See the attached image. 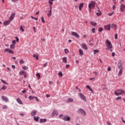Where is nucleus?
I'll use <instances>...</instances> for the list:
<instances>
[{"label": "nucleus", "mask_w": 125, "mask_h": 125, "mask_svg": "<svg viewBox=\"0 0 125 125\" xmlns=\"http://www.w3.org/2000/svg\"><path fill=\"white\" fill-rule=\"evenodd\" d=\"M22 69H23V70H28V69H29V68L28 67H27L26 66H24L22 67Z\"/></svg>", "instance_id": "35"}, {"label": "nucleus", "mask_w": 125, "mask_h": 125, "mask_svg": "<svg viewBox=\"0 0 125 125\" xmlns=\"http://www.w3.org/2000/svg\"><path fill=\"white\" fill-rule=\"evenodd\" d=\"M25 73V71L24 70H21V71L20 72L19 74L20 75H23Z\"/></svg>", "instance_id": "37"}, {"label": "nucleus", "mask_w": 125, "mask_h": 125, "mask_svg": "<svg viewBox=\"0 0 125 125\" xmlns=\"http://www.w3.org/2000/svg\"><path fill=\"white\" fill-rule=\"evenodd\" d=\"M34 98H35L36 99V101H37V102H39V99L37 97H33L32 96H29L28 97V99H29L30 100H33L34 99Z\"/></svg>", "instance_id": "7"}, {"label": "nucleus", "mask_w": 125, "mask_h": 125, "mask_svg": "<svg viewBox=\"0 0 125 125\" xmlns=\"http://www.w3.org/2000/svg\"><path fill=\"white\" fill-rule=\"evenodd\" d=\"M120 9H121V11H122V12H124V11H125V5L122 4L121 5Z\"/></svg>", "instance_id": "16"}, {"label": "nucleus", "mask_w": 125, "mask_h": 125, "mask_svg": "<svg viewBox=\"0 0 125 125\" xmlns=\"http://www.w3.org/2000/svg\"><path fill=\"white\" fill-rule=\"evenodd\" d=\"M46 97H47V98H48V97H50V95L46 94Z\"/></svg>", "instance_id": "61"}, {"label": "nucleus", "mask_w": 125, "mask_h": 125, "mask_svg": "<svg viewBox=\"0 0 125 125\" xmlns=\"http://www.w3.org/2000/svg\"><path fill=\"white\" fill-rule=\"evenodd\" d=\"M11 21L9 20V21H6L3 22L4 26H7L10 24Z\"/></svg>", "instance_id": "8"}, {"label": "nucleus", "mask_w": 125, "mask_h": 125, "mask_svg": "<svg viewBox=\"0 0 125 125\" xmlns=\"http://www.w3.org/2000/svg\"><path fill=\"white\" fill-rule=\"evenodd\" d=\"M79 55L81 56H83V51L82 50V49H79Z\"/></svg>", "instance_id": "23"}, {"label": "nucleus", "mask_w": 125, "mask_h": 125, "mask_svg": "<svg viewBox=\"0 0 125 125\" xmlns=\"http://www.w3.org/2000/svg\"><path fill=\"white\" fill-rule=\"evenodd\" d=\"M1 98H2V100L3 101H4L5 102H8V99L7 98V97H6V96H2V97H1Z\"/></svg>", "instance_id": "10"}, {"label": "nucleus", "mask_w": 125, "mask_h": 125, "mask_svg": "<svg viewBox=\"0 0 125 125\" xmlns=\"http://www.w3.org/2000/svg\"><path fill=\"white\" fill-rule=\"evenodd\" d=\"M114 94L115 95H116V96H119V95H124L125 94V90L121 89H117L115 91Z\"/></svg>", "instance_id": "2"}, {"label": "nucleus", "mask_w": 125, "mask_h": 125, "mask_svg": "<svg viewBox=\"0 0 125 125\" xmlns=\"http://www.w3.org/2000/svg\"><path fill=\"white\" fill-rule=\"evenodd\" d=\"M34 120H35L36 122H38V121H39V119H40V117H36V116H35V117H34Z\"/></svg>", "instance_id": "33"}, {"label": "nucleus", "mask_w": 125, "mask_h": 125, "mask_svg": "<svg viewBox=\"0 0 125 125\" xmlns=\"http://www.w3.org/2000/svg\"><path fill=\"white\" fill-rule=\"evenodd\" d=\"M36 114H37V111L36 110H33L32 112H31V116H35L36 115Z\"/></svg>", "instance_id": "25"}, {"label": "nucleus", "mask_w": 125, "mask_h": 125, "mask_svg": "<svg viewBox=\"0 0 125 125\" xmlns=\"http://www.w3.org/2000/svg\"><path fill=\"white\" fill-rule=\"evenodd\" d=\"M122 66H123V63H122V62H119L118 64V69H119V70L123 69Z\"/></svg>", "instance_id": "9"}, {"label": "nucleus", "mask_w": 125, "mask_h": 125, "mask_svg": "<svg viewBox=\"0 0 125 125\" xmlns=\"http://www.w3.org/2000/svg\"><path fill=\"white\" fill-rule=\"evenodd\" d=\"M96 3L93 1H91L88 4V7L89 8V12H91V9H93V8L95 7Z\"/></svg>", "instance_id": "3"}, {"label": "nucleus", "mask_w": 125, "mask_h": 125, "mask_svg": "<svg viewBox=\"0 0 125 125\" xmlns=\"http://www.w3.org/2000/svg\"><path fill=\"white\" fill-rule=\"evenodd\" d=\"M23 77L24 78H26L27 77V73H26V72H24L23 74Z\"/></svg>", "instance_id": "50"}, {"label": "nucleus", "mask_w": 125, "mask_h": 125, "mask_svg": "<svg viewBox=\"0 0 125 125\" xmlns=\"http://www.w3.org/2000/svg\"><path fill=\"white\" fill-rule=\"evenodd\" d=\"M5 51L8 52L9 53H11V54H13V53H14L13 51H12L10 49H7V48L5 49Z\"/></svg>", "instance_id": "17"}, {"label": "nucleus", "mask_w": 125, "mask_h": 125, "mask_svg": "<svg viewBox=\"0 0 125 125\" xmlns=\"http://www.w3.org/2000/svg\"><path fill=\"white\" fill-rule=\"evenodd\" d=\"M51 13H52L51 10H50V11H49V13L47 14L48 17L51 16Z\"/></svg>", "instance_id": "32"}, {"label": "nucleus", "mask_w": 125, "mask_h": 125, "mask_svg": "<svg viewBox=\"0 0 125 125\" xmlns=\"http://www.w3.org/2000/svg\"><path fill=\"white\" fill-rule=\"evenodd\" d=\"M78 95L80 97L81 99H82V100H83V101H84V102H86V98H85L84 95L82 93H79Z\"/></svg>", "instance_id": "4"}, {"label": "nucleus", "mask_w": 125, "mask_h": 125, "mask_svg": "<svg viewBox=\"0 0 125 125\" xmlns=\"http://www.w3.org/2000/svg\"><path fill=\"white\" fill-rule=\"evenodd\" d=\"M24 63H25V62H24L23 60H21L20 61V64H24Z\"/></svg>", "instance_id": "38"}, {"label": "nucleus", "mask_w": 125, "mask_h": 125, "mask_svg": "<svg viewBox=\"0 0 125 125\" xmlns=\"http://www.w3.org/2000/svg\"><path fill=\"white\" fill-rule=\"evenodd\" d=\"M93 74H95V77H96V76H97V72L94 71V72H93Z\"/></svg>", "instance_id": "60"}, {"label": "nucleus", "mask_w": 125, "mask_h": 125, "mask_svg": "<svg viewBox=\"0 0 125 125\" xmlns=\"http://www.w3.org/2000/svg\"><path fill=\"white\" fill-rule=\"evenodd\" d=\"M20 30L22 33L24 32V29L23 28V26H22V25L20 26Z\"/></svg>", "instance_id": "40"}, {"label": "nucleus", "mask_w": 125, "mask_h": 125, "mask_svg": "<svg viewBox=\"0 0 125 125\" xmlns=\"http://www.w3.org/2000/svg\"><path fill=\"white\" fill-rule=\"evenodd\" d=\"M71 35H72V36H74L76 38H80V35H79L78 34L75 32H72Z\"/></svg>", "instance_id": "14"}, {"label": "nucleus", "mask_w": 125, "mask_h": 125, "mask_svg": "<svg viewBox=\"0 0 125 125\" xmlns=\"http://www.w3.org/2000/svg\"><path fill=\"white\" fill-rule=\"evenodd\" d=\"M115 40H117L118 39V34H117L115 35Z\"/></svg>", "instance_id": "52"}, {"label": "nucleus", "mask_w": 125, "mask_h": 125, "mask_svg": "<svg viewBox=\"0 0 125 125\" xmlns=\"http://www.w3.org/2000/svg\"><path fill=\"white\" fill-rule=\"evenodd\" d=\"M105 45L106 46V48L105 49L107 51H110L112 52L113 51V45H112V43H111V42H110L108 39H107L105 41Z\"/></svg>", "instance_id": "1"}, {"label": "nucleus", "mask_w": 125, "mask_h": 125, "mask_svg": "<svg viewBox=\"0 0 125 125\" xmlns=\"http://www.w3.org/2000/svg\"><path fill=\"white\" fill-rule=\"evenodd\" d=\"M73 101H74V100L72 98H70L68 99L66 102L69 103V102H73Z\"/></svg>", "instance_id": "26"}, {"label": "nucleus", "mask_w": 125, "mask_h": 125, "mask_svg": "<svg viewBox=\"0 0 125 125\" xmlns=\"http://www.w3.org/2000/svg\"><path fill=\"white\" fill-rule=\"evenodd\" d=\"M119 76H122V74H123V69H119Z\"/></svg>", "instance_id": "30"}, {"label": "nucleus", "mask_w": 125, "mask_h": 125, "mask_svg": "<svg viewBox=\"0 0 125 125\" xmlns=\"http://www.w3.org/2000/svg\"><path fill=\"white\" fill-rule=\"evenodd\" d=\"M17 102L19 103V104H21V105L23 104V102H22V101L20 98L17 99Z\"/></svg>", "instance_id": "21"}, {"label": "nucleus", "mask_w": 125, "mask_h": 125, "mask_svg": "<svg viewBox=\"0 0 125 125\" xmlns=\"http://www.w3.org/2000/svg\"><path fill=\"white\" fill-rule=\"evenodd\" d=\"M70 120V118L68 115H65L63 116V120L65 121H69Z\"/></svg>", "instance_id": "6"}, {"label": "nucleus", "mask_w": 125, "mask_h": 125, "mask_svg": "<svg viewBox=\"0 0 125 125\" xmlns=\"http://www.w3.org/2000/svg\"><path fill=\"white\" fill-rule=\"evenodd\" d=\"M78 112L79 114H81V115H83V116H85L86 115L85 111H84V110L82 108H79L78 110Z\"/></svg>", "instance_id": "5"}, {"label": "nucleus", "mask_w": 125, "mask_h": 125, "mask_svg": "<svg viewBox=\"0 0 125 125\" xmlns=\"http://www.w3.org/2000/svg\"><path fill=\"white\" fill-rule=\"evenodd\" d=\"M12 42L13 44H15V43H16V41L14 40L12 41Z\"/></svg>", "instance_id": "54"}, {"label": "nucleus", "mask_w": 125, "mask_h": 125, "mask_svg": "<svg viewBox=\"0 0 125 125\" xmlns=\"http://www.w3.org/2000/svg\"><path fill=\"white\" fill-rule=\"evenodd\" d=\"M91 25H92L94 27H95V26L97 25L96 23L94 21H91L90 22Z\"/></svg>", "instance_id": "27"}, {"label": "nucleus", "mask_w": 125, "mask_h": 125, "mask_svg": "<svg viewBox=\"0 0 125 125\" xmlns=\"http://www.w3.org/2000/svg\"><path fill=\"white\" fill-rule=\"evenodd\" d=\"M102 31H103V28H100L99 29V32H102Z\"/></svg>", "instance_id": "48"}, {"label": "nucleus", "mask_w": 125, "mask_h": 125, "mask_svg": "<svg viewBox=\"0 0 125 125\" xmlns=\"http://www.w3.org/2000/svg\"><path fill=\"white\" fill-rule=\"evenodd\" d=\"M41 21H42V23L45 22V21H44V19L43 17H42Z\"/></svg>", "instance_id": "36"}, {"label": "nucleus", "mask_w": 125, "mask_h": 125, "mask_svg": "<svg viewBox=\"0 0 125 125\" xmlns=\"http://www.w3.org/2000/svg\"><path fill=\"white\" fill-rule=\"evenodd\" d=\"M15 39L16 40V42H19V39L17 38V37H16Z\"/></svg>", "instance_id": "53"}, {"label": "nucleus", "mask_w": 125, "mask_h": 125, "mask_svg": "<svg viewBox=\"0 0 125 125\" xmlns=\"http://www.w3.org/2000/svg\"><path fill=\"white\" fill-rule=\"evenodd\" d=\"M12 68H13V69H15V65H12Z\"/></svg>", "instance_id": "64"}, {"label": "nucleus", "mask_w": 125, "mask_h": 125, "mask_svg": "<svg viewBox=\"0 0 125 125\" xmlns=\"http://www.w3.org/2000/svg\"><path fill=\"white\" fill-rule=\"evenodd\" d=\"M49 4H50V5H52V4H53L52 1H51V0H49Z\"/></svg>", "instance_id": "44"}, {"label": "nucleus", "mask_w": 125, "mask_h": 125, "mask_svg": "<svg viewBox=\"0 0 125 125\" xmlns=\"http://www.w3.org/2000/svg\"><path fill=\"white\" fill-rule=\"evenodd\" d=\"M15 17V13H12L9 18L10 21H12L13 19H14V17Z\"/></svg>", "instance_id": "13"}, {"label": "nucleus", "mask_w": 125, "mask_h": 125, "mask_svg": "<svg viewBox=\"0 0 125 125\" xmlns=\"http://www.w3.org/2000/svg\"><path fill=\"white\" fill-rule=\"evenodd\" d=\"M47 66V62H45L44 64H43V67H46Z\"/></svg>", "instance_id": "55"}, {"label": "nucleus", "mask_w": 125, "mask_h": 125, "mask_svg": "<svg viewBox=\"0 0 125 125\" xmlns=\"http://www.w3.org/2000/svg\"><path fill=\"white\" fill-rule=\"evenodd\" d=\"M64 52L65 54H67V53H69V50L68 49H65Z\"/></svg>", "instance_id": "39"}, {"label": "nucleus", "mask_w": 125, "mask_h": 125, "mask_svg": "<svg viewBox=\"0 0 125 125\" xmlns=\"http://www.w3.org/2000/svg\"><path fill=\"white\" fill-rule=\"evenodd\" d=\"M27 91V90H23L22 91V93H26V92Z\"/></svg>", "instance_id": "58"}, {"label": "nucleus", "mask_w": 125, "mask_h": 125, "mask_svg": "<svg viewBox=\"0 0 125 125\" xmlns=\"http://www.w3.org/2000/svg\"><path fill=\"white\" fill-rule=\"evenodd\" d=\"M3 109H7V106L6 105H4L3 106Z\"/></svg>", "instance_id": "57"}, {"label": "nucleus", "mask_w": 125, "mask_h": 125, "mask_svg": "<svg viewBox=\"0 0 125 125\" xmlns=\"http://www.w3.org/2000/svg\"><path fill=\"white\" fill-rule=\"evenodd\" d=\"M120 99H122V97H118L115 98V100H116V101H118V100H120Z\"/></svg>", "instance_id": "42"}, {"label": "nucleus", "mask_w": 125, "mask_h": 125, "mask_svg": "<svg viewBox=\"0 0 125 125\" xmlns=\"http://www.w3.org/2000/svg\"><path fill=\"white\" fill-rule=\"evenodd\" d=\"M86 88H88V89H89L90 88V86H89V85H86Z\"/></svg>", "instance_id": "62"}, {"label": "nucleus", "mask_w": 125, "mask_h": 125, "mask_svg": "<svg viewBox=\"0 0 125 125\" xmlns=\"http://www.w3.org/2000/svg\"><path fill=\"white\" fill-rule=\"evenodd\" d=\"M65 68H66V69H69V68H70V65L67 64V65L65 66Z\"/></svg>", "instance_id": "46"}, {"label": "nucleus", "mask_w": 125, "mask_h": 125, "mask_svg": "<svg viewBox=\"0 0 125 125\" xmlns=\"http://www.w3.org/2000/svg\"><path fill=\"white\" fill-rule=\"evenodd\" d=\"M83 3H81L79 5V8L80 11L82 10V8H83Z\"/></svg>", "instance_id": "19"}, {"label": "nucleus", "mask_w": 125, "mask_h": 125, "mask_svg": "<svg viewBox=\"0 0 125 125\" xmlns=\"http://www.w3.org/2000/svg\"><path fill=\"white\" fill-rule=\"evenodd\" d=\"M34 58H36V60H39V54H35L33 55Z\"/></svg>", "instance_id": "24"}, {"label": "nucleus", "mask_w": 125, "mask_h": 125, "mask_svg": "<svg viewBox=\"0 0 125 125\" xmlns=\"http://www.w3.org/2000/svg\"><path fill=\"white\" fill-rule=\"evenodd\" d=\"M31 18L32 19H34V20H36V21H38V18H35V17H33V16H31Z\"/></svg>", "instance_id": "43"}, {"label": "nucleus", "mask_w": 125, "mask_h": 125, "mask_svg": "<svg viewBox=\"0 0 125 125\" xmlns=\"http://www.w3.org/2000/svg\"><path fill=\"white\" fill-rule=\"evenodd\" d=\"M36 77L38 78V80H40V79H41V75L40 74V73H37Z\"/></svg>", "instance_id": "34"}, {"label": "nucleus", "mask_w": 125, "mask_h": 125, "mask_svg": "<svg viewBox=\"0 0 125 125\" xmlns=\"http://www.w3.org/2000/svg\"><path fill=\"white\" fill-rule=\"evenodd\" d=\"M81 46L82 48H83V49H85V50L87 49V46H86V44H85V43H82L81 44Z\"/></svg>", "instance_id": "12"}, {"label": "nucleus", "mask_w": 125, "mask_h": 125, "mask_svg": "<svg viewBox=\"0 0 125 125\" xmlns=\"http://www.w3.org/2000/svg\"><path fill=\"white\" fill-rule=\"evenodd\" d=\"M6 89V87L5 86V85H3L2 87H1V88L0 89V91H1V89H3V90H5Z\"/></svg>", "instance_id": "31"}, {"label": "nucleus", "mask_w": 125, "mask_h": 125, "mask_svg": "<svg viewBox=\"0 0 125 125\" xmlns=\"http://www.w3.org/2000/svg\"><path fill=\"white\" fill-rule=\"evenodd\" d=\"M46 122V119H41L40 120V123H45Z\"/></svg>", "instance_id": "29"}, {"label": "nucleus", "mask_w": 125, "mask_h": 125, "mask_svg": "<svg viewBox=\"0 0 125 125\" xmlns=\"http://www.w3.org/2000/svg\"><path fill=\"white\" fill-rule=\"evenodd\" d=\"M107 70H108V72H109V71H111V67H108V68H107Z\"/></svg>", "instance_id": "59"}, {"label": "nucleus", "mask_w": 125, "mask_h": 125, "mask_svg": "<svg viewBox=\"0 0 125 125\" xmlns=\"http://www.w3.org/2000/svg\"><path fill=\"white\" fill-rule=\"evenodd\" d=\"M62 62L63 63H65V64H67V57H63L62 58Z\"/></svg>", "instance_id": "22"}, {"label": "nucleus", "mask_w": 125, "mask_h": 125, "mask_svg": "<svg viewBox=\"0 0 125 125\" xmlns=\"http://www.w3.org/2000/svg\"><path fill=\"white\" fill-rule=\"evenodd\" d=\"M98 12L96 13V14H97V16H100V15H101V14H102V13L100 11V10L99 9V7H98Z\"/></svg>", "instance_id": "20"}, {"label": "nucleus", "mask_w": 125, "mask_h": 125, "mask_svg": "<svg viewBox=\"0 0 125 125\" xmlns=\"http://www.w3.org/2000/svg\"><path fill=\"white\" fill-rule=\"evenodd\" d=\"M59 76H60V77H62V72H60L59 73Z\"/></svg>", "instance_id": "49"}, {"label": "nucleus", "mask_w": 125, "mask_h": 125, "mask_svg": "<svg viewBox=\"0 0 125 125\" xmlns=\"http://www.w3.org/2000/svg\"><path fill=\"white\" fill-rule=\"evenodd\" d=\"M10 47L11 49H14L15 48V45L12 44L10 45Z\"/></svg>", "instance_id": "28"}, {"label": "nucleus", "mask_w": 125, "mask_h": 125, "mask_svg": "<svg viewBox=\"0 0 125 125\" xmlns=\"http://www.w3.org/2000/svg\"><path fill=\"white\" fill-rule=\"evenodd\" d=\"M115 52H113L112 53V56L113 57H114V56H115Z\"/></svg>", "instance_id": "63"}, {"label": "nucleus", "mask_w": 125, "mask_h": 125, "mask_svg": "<svg viewBox=\"0 0 125 125\" xmlns=\"http://www.w3.org/2000/svg\"><path fill=\"white\" fill-rule=\"evenodd\" d=\"M111 28H113L114 30H117V25L114 23L110 25Z\"/></svg>", "instance_id": "18"}, {"label": "nucleus", "mask_w": 125, "mask_h": 125, "mask_svg": "<svg viewBox=\"0 0 125 125\" xmlns=\"http://www.w3.org/2000/svg\"><path fill=\"white\" fill-rule=\"evenodd\" d=\"M55 115H56L57 116H58V112L57 110H54L53 113L51 114V116L52 117H54V116H55Z\"/></svg>", "instance_id": "15"}, {"label": "nucleus", "mask_w": 125, "mask_h": 125, "mask_svg": "<svg viewBox=\"0 0 125 125\" xmlns=\"http://www.w3.org/2000/svg\"><path fill=\"white\" fill-rule=\"evenodd\" d=\"M92 33H93V34H94V33H95V28H93L92 29Z\"/></svg>", "instance_id": "45"}, {"label": "nucleus", "mask_w": 125, "mask_h": 125, "mask_svg": "<svg viewBox=\"0 0 125 125\" xmlns=\"http://www.w3.org/2000/svg\"><path fill=\"white\" fill-rule=\"evenodd\" d=\"M1 81L3 83H5L6 84H7V83L5 82V81H3V80L1 79Z\"/></svg>", "instance_id": "47"}, {"label": "nucleus", "mask_w": 125, "mask_h": 125, "mask_svg": "<svg viewBox=\"0 0 125 125\" xmlns=\"http://www.w3.org/2000/svg\"><path fill=\"white\" fill-rule=\"evenodd\" d=\"M113 14H114V12L108 14V15H109V16H112V15H113Z\"/></svg>", "instance_id": "51"}, {"label": "nucleus", "mask_w": 125, "mask_h": 125, "mask_svg": "<svg viewBox=\"0 0 125 125\" xmlns=\"http://www.w3.org/2000/svg\"><path fill=\"white\" fill-rule=\"evenodd\" d=\"M104 29L105 30H107V31H110V30H111L110 28L111 26L110 25V24H108L107 25H104Z\"/></svg>", "instance_id": "11"}, {"label": "nucleus", "mask_w": 125, "mask_h": 125, "mask_svg": "<svg viewBox=\"0 0 125 125\" xmlns=\"http://www.w3.org/2000/svg\"><path fill=\"white\" fill-rule=\"evenodd\" d=\"M89 90H90L91 92H92V93H93V90H92V88H89Z\"/></svg>", "instance_id": "56"}, {"label": "nucleus", "mask_w": 125, "mask_h": 125, "mask_svg": "<svg viewBox=\"0 0 125 125\" xmlns=\"http://www.w3.org/2000/svg\"><path fill=\"white\" fill-rule=\"evenodd\" d=\"M94 54H96V53H98L99 52V50L98 49L94 50Z\"/></svg>", "instance_id": "41"}]
</instances>
